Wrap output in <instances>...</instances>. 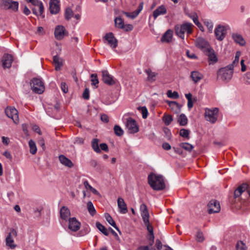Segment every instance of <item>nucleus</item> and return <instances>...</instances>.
I'll return each mask as SVG.
<instances>
[{"mask_svg": "<svg viewBox=\"0 0 250 250\" xmlns=\"http://www.w3.org/2000/svg\"><path fill=\"white\" fill-rule=\"evenodd\" d=\"M148 183L150 187L155 190H162L166 188L163 176L153 172L148 176Z\"/></svg>", "mask_w": 250, "mask_h": 250, "instance_id": "1", "label": "nucleus"}, {"mask_svg": "<svg viewBox=\"0 0 250 250\" xmlns=\"http://www.w3.org/2000/svg\"><path fill=\"white\" fill-rule=\"evenodd\" d=\"M192 26L193 25L191 23L188 22L182 24H177L175 26V33L178 37L184 39L185 33L189 35L192 32Z\"/></svg>", "mask_w": 250, "mask_h": 250, "instance_id": "2", "label": "nucleus"}, {"mask_svg": "<svg viewBox=\"0 0 250 250\" xmlns=\"http://www.w3.org/2000/svg\"><path fill=\"white\" fill-rule=\"evenodd\" d=\"M31 89L36 93L42 94L44 90V86L40 79L33 78L30 83Z\"/></svg>", "mask_w": 250, "mask_h": 250, "instance_id": "3", "label": "nucleus"}, {"mask_svg": "<svg viewBox=\"0 0 250 250\" xmlns=\"http://www.w3.org/2000/svg\"><path fill=\"white\" fill-rule=\"evenodd\" d=\"M218 111L217 108H214L213 109H206L205 113L206 120L211 123H214L217 120Z\"/></svg>", "mask_w": 250, "mask_h": 250, "instance_id": "4", "label": "nucleus"}, {"mask_svg": "<svg viewBox=\"0 0 250 250\" xmlns=\"http://www.w3.org/2000/svg\"><path fill=\"white\" fill-rule=\"evenodd\" d=\"M17 236V231L14 229H11L10 232L5 238L6 246L8 248L13 250L17 247V245L15 243L13 239L14 237H16Z\"/></svg>", "mask_w": 250, "mask_h": 250, "instance_id": "5", "label": "nucleus"}, {"mask_svg": "<svg viewBox=\"0 0 250 250\" xmlns=\"http://www.w3.org/2000/svg\"><path fill=\"white\" fill-rule=\"evenodd\" d=\"M1 7L5 9H10L17 11L19 7V2L12 0H1Z\"/></svg>", "mask_w": 250, "mask_h": 250, "instance_id": "6", "label": "nucleus"}, {"mask_svg": "<svg viewBox=\"0 0 250 250\" xmlns=\"http://www.w3.org/2000/svg\"><path fill=\"white\" fill-rule=\"evenodd\" d=\"M248 188V184H243L239 186L234 192V196L232 199H230V202L231 204H234L237 200H239V197L242 193L245 191Z\"/></svg>", "mask_w": 250, "mask_h": 250, "instance_id": "7", "label": "nucleus"}, {"mask_svg": "<svg viewBox=\"0 0 250 250\" xmlns=\"http://www.w3.org/2000/svg\"><path fill=\"white\" fill-rule=\"evenodd\" d=\"M6 115L12 119L15 124L19 123L18 111L15 107H8L5 110Z\"/></svg>", "mask_w": 250, "mask_h": 250, "instance_id": "8", "label": "nucleus"}, {"mask_svg": "<svg viewBox=\"0 0 250 250\" xmlns=\"http://www.w3.org/2000/svg\"><path fill=\"white\" fill-rule=\"evenodd\" d=\"M233 73V69L228 68L227 66L219 70V75H221V79L227 82L231 79Z\"/></svg>", "mask_w": 250, "mask_h": 250, "instance_id": "9", "label": "nucleus"}, {"mask_svg": "<svg viewBox=\"0 0 250 250\" xmlns=\"http://www.w3.org/2000/svg\"><path fill=\"white\" fill-rule=\"evenodd\" d=\"M104 39L112 49H115L117 46L118 40L112 32L106 33L104 37Z\"/></svg>", "mask_w": 250, "mask_h": 250, "instance_id": "10", "label": "nucleus"}, {"mask_svg": "<svg viewBox=\"0 0 250 250\" xmlns=\"http://www.w3.org/2000/svg\"><path fill=\"white\" fill-rule=\"evenodd\" d=\"M125 126L129 133H136L139 131V127L135 120L131 118L127 119Z\"/></svg>", "mask_w": 250, "mask_h": 250, "instance_id": "11", "label": "nucleus"}, {"mask_svg": "<svg viewBox=\"0 0 250 250\" xmlns=\"http://www.w3.org/2000/svg\"><path fill=\"white\" fill-rule=\"evenodd\" d=\"M208 212L209 214L218 213L220 210V205L219 202L216 200L210 201L208 205Z\"/></svg>", "mask_w": 250, "mask_h": 250, "instance_id": "12", "label": "nucleus"}, {"mask_svg": "<svg viewBox=\"0 0 250 250\" xmlns=\"http://www.w3.org/2000/svg\"><path fill=\"white\" fill-rule=\"evenodd\" d=\"M214 33L216 39L219 41H222L227 34V28L224 26L218 25L215 28Z\"/></svg>", "mask_w": 250, "mask_h": 250, "instance_id": "13", "label": "nucleus"}, {"mask_svg": "<svg viewBox=\"0 0 250 250\" xmlns=\"http://www.w3.org/2000/svg\"><path fill=\"white\" fill-rule=\"evenodd\" d=\"M195 43L196 46L202 50L204 53L211 48L209 43L202 38L197 39Z\"/></svg>", "mask_w": 250, "mask_h": 250, "instance_id": "14", "label": "nucleus"}, {"mask_svg": "<svg viewBox=\"0 0 250 250\" xmlns=\"http://www.w3.org/2000/svg\"><path fill=\"white\" fill-rule=\"evenodd\" d=\"M65 35H68V32L65 30L64 26L62 25L57 26L54 31L55 38L58 40H61Z\"/></svg>", "mask_w": 250, "mask_h": 250, "instance_id": "15", "label": "nucleus"}, {"mask_svg": "<svg viewBox=\"0 0 250 250\" xmlns=\"http://www.w3.org/2000/svg\"><path fill=\"white\" fill-rule=\"evenodd\" d=\"M103 81L104 83L108 85H112L115 83V81L107 70L102 71Z\"/></svg>", "mask_w": 250, "mask_h": 250, "instance_id": "16", "label": "nucleus"}, {"mask_svg": "<svg viewBox=\"0 0 250 250\" xmlns=\"http://www.w3.org/2000/svg\"><path fill=\"white\" fill-rule=\"evenodd\" d=\"M151 243V240H150L149 244L148 246H140L137 250H160L162 247V244L160 240L157 239L156 240L155 246L157 249L152 247L153 244L151 246L150 244Z\"/></svg>", "mask_w": 250, "mask_h": 250, "instance_id": "17", "label": "nucleus"}, {"mask_svg": "<svg viewBox=\"0 0 250 250\" xmlns=\"http://www.w3.org/2000/svg\"><path fill=\"white\" fill-rule=\"evenodd\" d=\"M13 61V57L11 55L5 54L2 60V65L4 68H9L11 66Z\"/></svg>", "mask_w": 250, "mask_h": 250, "instance_id": "18", "label": "nucleus"}, {"mask_svg": "<svg viewBox=\"0 0 250 250\" xmlns=\"http://www.w3.org/2000/svg\"><path fill=\"white\" fill-rule=\"evenodd\" d=\"M81 224L77 220L76 218L73 217L69 219V229L73 231H77L80 228Z\"/></svg>", "mask_w": 250, "mask_h": 250, "instance_id": "19", "label": "nucleus"}, {"mask_svg": "<svg viewBox=\"0 0 250 250\" xmlns=\"http://www.w3.org/2000/svg\"><path fill=\"white\" fill-rule=\"evenodd\" d=\"M49 9L51 14H56L60 11L59 1L58 0H50L49 2Z\"/></svg>", "mask_w": 250, "mask_h": 250, "instance_id": "20", "label": "nucleus"}, {"mask_svg": "<svg viewBox=\"0 0 250 250\" xmlns=\"http://www.w3.org/2000/svg\"><path fill=\"white\" fill-rule=\"evenodd\" d=\"M117 204L120 213L125 214L127 212V206L123 198L119 197L117 200Z\"/></svg>", "mask_w": 250, "mask_h": 250, "instance_id": "21", "label": "nucleus"}, {"mask_svg": "<svg viewBox=\"0 0 250 250\" xmlns=\"http://www.w3.org/2000/svg\"><path fill=\"white\" fill-rule=\"evenodd\" d=\"M167 103L171 110L175 113L178 114L181 112L182 105L176 102L167 101Z\"/></svg>", "mask_w": 250, "mask_h": 250, "instance_id": "22", "label": "nucleus"}, {"mask_svg": "<svg viewBox=\"0 0 250 250\" xmlns=\"http://www.w3.org/2000/svg\"><path fill=\"white\" fill-rule=\"evenodd\" d=\"M167 9L165 6L162 5L157 7L153 13V16L156 19L159 16L165 15L167 13Z\"/></svg>", "mask_w": 250, "mask_h": 250, "instance_id": "23", "label": "nucleus"}, {"mask_svg": "<svg viewBox=\"0 0 250 250\" xmlns=\"http://www.w3.org/2000/svg\"><path fill=\"white\" fill-rule=\"evenodd\" d=\"M59 159L60 163L62 165L65 166V167H67L69 168H71L74 166L72 161L70 160H69L68 158H66L63 155H60L59 157Z\"/></svg>", "mask_w": 250, "mask_h": 250, "instance_id": "24", "label": "nucleus"}, {"mask_svg": "<svg viewBox=\"0 0 250 250\" xmlns=\"http://www.w3.org/2000/svg\"><path fill=\"white\" fill-rule=\"evenodd\" d=\"M172 30L169 29L167 30L164 34L162 36L161 41L162 42L169 43L172 41Z\"/></svg>", "mask_w": 250, "mask_h": 250, "instance_id": "25", "label": "nucleus"}, {"mask_svg": "<svg viewBox=\"0 0 250 250\" xmlns=\"http://www.w3.org/2000/svg\"><path fill=\"white\" fill-rule=\"evenodd\" d=\"M143 8V2H141L138 7V8L134 12L132 13L125 12V15L131 19H134L136 18L140 12L142 10Z\"/></svg>", "mask_w": 250, "mask_h": 250, "instance_id": "26", "label": "nucleus"}, {"mask_svg": "<svg viewBox=\"0 0 250 250\" xmlns=\"http://www.w3.org/2000/svg\"><path fill=\"white\" fill-rule=\"evenodd\" d=\"M190 78L194 83H197L200 80L203 79V75L199 72L197 71H192L190 74Z\"/></svg>", "mask_w": 250, "mask_h": 250, "instance_id": "27", "label": "nucleus"}, {"mask_svg": "<svg viewBox=\"0 0 250 250\" xmlns=\"http://www.w3.org/2000/svg\"><path fill=\"white\" fill-rule=\"evenodd\" d=\"M70 215V212L69 209L63 206L60 210V216L61 218L63 220H67Z\"/></svg>", "mask_w": 250, "mask_h": 250, "instance_id": "28", "label": "nucleus"}, {"mask_svg": "<svg viewBox=\"0 0 250 250\" xmlns=\"http://www.w3.org/2000/svg\"><path fill=\"white\" fill-rule=\"evenodd\" d=\"M204 53L206 55L208 56V59L209 61L213 62H216L217 61V58L212 48H209V49Z\"/></svg>", "mask_w": 250, "mask_h": 250, "instance_id": "29", "label": "nucleus"}, {"mask_svg": "<svg viewBox=\"0 0 250 250\" xmlns=\"http://www.w3.org/2000/svg\"><path fill=\"white\" fill-rule=\"evenodd\" d=\"M53 62L55 64V70L59 71L62 65V61L58 56L56 55L53 57Z\"/></svg>", "mask_w": 250, "mask_h": 250, "instance_id": "30", "label": "nucleus"}, {"mask_svg": "<svg viewBox=\"0 0 250 250\" xmlns=\"http://www.w3.org/2000/svg\"><path fill=\"white\" fill-rule=\"evenodd\" d=\"M232 37L236 43H239L241 45H244L245 44L246 42L241 35L233 34L232 35Z\"/></svg>", "mask_w": 250, "mask_h": 250, "instance_id": "31", "label": "nucleus"}, {"mask_svg": "<svg viewBox=\"0 0 250 250\" xmlns=\"http://www.w3.org/2000/svg\"><path fill=\"white\" fill-rule=\"evenodd\" d=\"M105 218L108 223L110 224L112 227H113L120 233H121V231L119 229L118 227L117 226L115 222L114 221L112 217L108 213L105 214Z\"/></svg>", "mask_w": 250, "mask_h": 250, "instance_id": "32", "label": "nucleus"}, {"mask_svg": "<svg viewBox=\"0 0 250 250\" xmlns=\"http://www.w3.org/2000/svg\"><path fill=\"white\" fill-rule=\"evenodd\" d=\"M146 73L147 75V80L149 82H153L156 80L157 73L152 72L150 69H147L145 70Z\"/></svg>", "mask_w": 250, "mask_h": 250, "instance_id": "33", "label": "nucleus"}, {"mask_svg": "<svg viewBox=\"0 0 250 250\" xmlns=\"http://www.w3.org/2000/svg\"><path fill=\"white\" fill-rule=\"evenodd\" d=\"M146 227L147 230L149 233V239L151 240L150 245L151 246L154 242V236L153 234V227L150 224L149 222L148 223H144Z\"/></svg>", "mask_w": 250, "mask_h": 250, "instance_id": "34", "label": "nucleus"}, {"mask_svg": "<svg viewBox=\"0 0 250 250\" xmlns=\"http://www.w3.org/2000/svg\"><path fill=\"white\" fill-rule=\"evenodd\" d=\"M91 146L93 150L97 153H100L101 149L99 146V140L98 139H93L91 142Z\"/></svg>", "mask_w": 250, "mask_h": 250, "instance_id": "35", "label": "nucleus"}, {"mask_svg": "<svg viewBox=\"0 0 250 250\" xmlns=\"http://www.w3.org/2000/svg\"><path fill=\"white\" fill-rule=\"evenodd\" d=\"M188 118L184 114H181L178 119V122L181 126H185L188 123Z\"/></svg>", "mask_w": 250, "mask_h": 250, "instance_id": "36", "label": "nucleus"}, {"mask_svg": "<svg viewBox=\"0 0 250 250\" xmlns=\"http://www.w3.org/2000/svg\"><path fill=\"white\" fill-rule=\"evenodd\" d=\"M87 208L91 215L94 216L96 214V211L91 201H88L87 202Z\"/></svg>", "mask_w": 250, "mask_h": 250, "instance_id": "37", "label": "nucleus"}, {"mask_svg": "<svg viewBox=\"0 0 250 250\" xmlns=\"http://www.w3.org/2000/svg\"><path fill=\"white\" fill-rule=\"evenodd\" d=\"M29 146L30 147V152L32 154H35L37 152V147L34 141L30 140L29 141Z\"/></svg>", "mask_w": 250, "mask_h": 250, "instance_id": "38", "label": "nucleus"}, {"mask_svg": "<svg viewBox=\"0 0 250 250\" xmlns=\"http://www.w3.org/2000/svg\"><path fill=\"white\" fill-rule=\"evenodd\" d=\"M97 228L100 230L104 235L108 236L109 234L108 231L106 228L99 222L96 223Z\"/></svg>", "mask_w": 250, "mask_h": 250, "instance_id": "39", "label": "nucleus"}, {"mask_svg": "<svg viewBox=\"0 0 250 250\" xmlns=\"http://www.w3.org/2000/svg\"><path fill=\"white\" fill-rule=\"evenodd\" d=\"M180 147L188 151H191L193 148V146L191 144L188 143H182L179 144Z\"/></svg>", "mask_w": 250, "mask_h": 250, "instance_id": "40", "label": "nucleus"}, {"mask_svg": "<svg viewBox=\"0 0 250 250\" xmlns=\"http://www.w3.org/2000/svg\"><path fill=\"white\" fill-rule=\"evenodd\" d=\"M115 26L119 28H124V22L123 19L121 18H116L115 19Z\"/></svg>", "mask_w": 250, "mask_h": 250, "instance_id": "41", "label": "nucleus"}, {"mask_svg": "<svg viewBox=\"0 0 250 250\" xmlns=\"http://www.w3.org/2000/svg\"><path fill=\"white\" fill-rule=\"evenodd\" d=\"M114 131L117 136H122L124 134V130L118 125H115L114 127Z\"/></svg>", "mask_w": 250, "mask_h": 250, "instance_id": "42", "label": "nucleus"}, {"mask_svg": "<svg viewBox=\"0 0 250 250\" xmlns=\"http://www.w3.org/2000/svg\"><path fill=\"white\" fill-rule=\"evenodd\" d=\"M163 119L166 125H169L173 120L172 117L170 115H165Z\"/></svg>", "mask_w": 250, "mask_h": 250, "instance_id": "43", "label": "nucleus"}, {"mask_svg": "<svg viewBox=\"0 0 250 250\" xmlns=\"http://www.w3.org/2000/svg\"><path fill=\"white\" fill-rule=\"evenodd\" d=\"M91 84L94 85L96 88L98 87V84L99 83V80L97 78V75L96 74H92L91 75Z\"/></svg>", "mask_w": 250, "mask_h": 250, "instance_id": "44", "label": "nucleus"}, {"mask_svg": "<svg viewBox=\"0 0 250 250\" xmlns=\"http://www.w3.org/2000/svg\"><path fill=\"white\" fill-rule=\"evenodd\" d=\"M138 109L140 110L142 114L144 119H146L148 116V111L146 106L138 107Z\"/></svg>", "mask_w": 250, "mask_h": 250, "instance_id": "45", "label": "nucleus"}, {"mask_svg": "<svg viewBox=\"0 0 250 250\" xmlns=\"http://www.w3.org/2000/svg\"><path fill=\"white\" fill-rule=\"evenodd\" d=\"M167 96L169 98L173 99H178L179 98V94L177 92H172L171 90H168L167 93Z\"/></svg>", "mask_w": 250, "mask_h": 250, "instance_id": "46", "label": "nucleus"}, {"mask_svg": "<svg viewBox=\"0 0 250 250\" xmlns=\"http://www.w3.org/2000/svg\"><path fill=\"white\" fill-rule=\"evenodd\" d=\"M236 250H247V247L242 241H238L236 245Z\"/></svg>", "mask_w": 250, "mask_h": 250, "instance_id": "47", "label": "nucleus"}, {"mask_svg": "<svg viewBox=\"0 0 250 250\" xmlns=\"http://www.w3.org/2000/svg\"><path fill=\"white\" fill-rule=\"evenodd\" d=\"M73 15V13L72 10L69 8H66L65 12V19L67 20H70L72 18Z\"/></svg>", "mask_w": 250, "mask_h": 250, "instance_id": "48", "label": "nucleus"}, {"mask_svg": "<svg viewBox=\"0 0 250 250\" xmlns=\"http://www.w3.org/2000/svg\"><path fill=\"white\" fill-rule=\"evenodd\" d=\"M189 130L188 129H184V128L181 129L180 130V132H179V134L181 136H182L183 137L186 138L187 139H189Z\"/></svg>", "mask_w": 250, "mask_h": 250, "instance_id": "49", "label": "nucleus"}, {"mask_svg": "<svg viewBox=\"0 0 250 250\" xmlns=\"http://www.w3.org/2000/svg\"><path fill=\"white\" fill-rule=\"evenodd\" d=\"M141 215H142V217L143 219V221H144V223H148V222H149V215L148 213V211L141 212Z\"/></svg>", "mask_w": 250, "mask_h": 250, "instance_id": "50", "label": "nucleus"}, {"mask_svg": "<svg viewBox=\"0 0 250 250\" xmlns=\"http://www.w3.org/2000/svg\"><path fill=\"white\" fill-rule=\"evenodd\" d=\"M196 240L199 242H202L204 240L203 232L201 230H198L197 232Z\"/></svg>", "mask_w": 250, "mask_h": 250, "instance_id": "51", "label": "nucleus"}, {"mask_svg": "<svg viewBox=\"0 0 250 250\" xmlns=\"http://www.w3.org/2000/svg\"><path fill=\"white\" fill-rule=\"evenodd\" d=\"M239 59L236 58L235 57L234 60L233 61L232 63L230 64H229L227 66L228 68L229 69H233V68L235 66H236L239 62Z\"/></svg>", "mask_w": 250, "mask_h": 250, "instance_id": "52", "label": "nucleus"}, {"mask_svg": "<svg viewBox=\"0 0 250 250\" xmlns=\"http://www.w3.org/2000/svg\"><path fill=\"white\" fill-rule=\"evenodd\" d=\"M245 83L247 85H250V73H247L244 77Z\"/></svg>", "mask_w": 250, "mask_h": 250, "instance_id": "53", "label": "nucleus"}, {"mask_svg": "<svg viewBox=\"0 0 250 250\" xmlns=\"http://www.w3.org/2000/svg\"><path fill=\"white\" fill-rule=\"evenodd\" d=\"M83 97L85 100H88L89 99V91L88 88H86L83 94Z\"/></svg>", "mask_w": 250, "mask_h": 250, "instance_id": "54", "label": "nucleus"}, {"mask_svg": "<svg viewBox=\"0 0 250 250\" xmlns=\"http://www.w3.org/2000/svg\"><path fill=\"white\" fill-rule=\"evenodd\" d=\"M61 88L63 93H66L68 92V86L65 83L62 82L61 83Z\"/></svg>", "mask_w": 250, "mask_h": 250, "instance_id": "55", "label": "nucleus"}, {"mask_svg": "<svg viewBox=\"0 0 250 250\" xmlns=\"http://www.w3.org/2000/svg\"><path fill=\"white\" fill-rule=\"evenodd\" d=\"M205 24L207 26L209 32H211L213 29V24L209 21H205Z\"/></svg>", "mask_w": 250, "mask_h": 250, "instance_id": "56", "label": "nucleus"}, {"mask_svg": "<svg viewBox=\"0 0 250 250\" xmlns=\"http://www.w3.org/2000/svg\"><path fill=\"white\" fill-rule=\"evenodd\" d=\"M32 129L35 132L38 133L39 135L42 134V132L40 130V128L37 125H33L32 126Z\"/></svg>", "mask_w": 250, "mask_h": 250, "instance_id": "57", "label": "nucleus"}, {"mask_svg": "<svg viewBox=\"0 0 250 250\" xmlns=\"http://www.w3.org/2000/svg\"><path fill=\"white\" fill-rule=\"evenodd\" d=\"M101 120L104 123H107L109 122L108 117L106 114H102L101 116Z\"/></svg>", "mask_w": 250, "mask_h": 250, "instance_id": "58", "label": "nucleus"}, {"mask_svg": "<svg viewBox=\"0 0 250 250\" xmlns=\"http://www.w3.org/2000/svg\"><path fill=\"white\" fill-rule=\"evenodd\" d=\"M101 149L105 152L108 151V147L106 144L105 143H102L100 145Z\"/></svg>", "mask_w": 250, "mask_h": 250, "instance_id": "59", "label": "nucleus"}, {"mask_svg": "<svg viewBox=\"0 0 250 250\" xmlns=\"http://www.w3.org/2000/svg\"><path fill=\"white\" fill-rule=\"evenodd\" d=\"M162 147L164 149L168 150L171 149V146L168 143H164L162 145Z\"/></svg>", "mask_w": 250, "mask_h": 250, "instance_id": "60", "label": "nucleus"}, {"mask_svg": "<svg viewBox=\"0 0 250 250\" xmlns=\"http://www.w3.org/2000/svg\"><path fill=\"white\" fill-rule=\"evenodd\" d=\"M141 212L148 211L147 208L145 204H143L140 206Z\"/></svg>", "mask_w": 250, "mask_h": 250, "instance_id": "61", "label": "nucleus"}, {"mask_svg": "<svg viewBox=\"0 0 250 250\" xmlns=\"http://www.w3.org/2000/svg\"><path fill=\"white\" fill-rule=\"evenodd\" d=\"M189 17L191 19H192L194 22L198 20V16L195 13L191 14Z\"/></svg>", "mask_w": 250, "mask_h": 250, "instance_id": "62", "label": "nucleus"}, {"mask_svg": "<svg viewBox=\"0 0 250 250\" xmlns=\"http://www.w3.org/2000/svg\"><path fill=\"white\" fill-rule=\"evenodd\" d=\"M3 155L7 159L9 160H11L12 159V157L10 154V153L8 151H5L3 152Z\"/></svg>", "mask_w": 250, "mask_h": 250, "instance_id": "63", "label": "nucleus"}, {"mask_svg": "<svg viewBox=\"0 0 250 250\" xmlns=\"http://www.w3.org/2000/svg\"><path fill=\"white\" fill-rule=\"evenodd\" d=\"M83 139L82 138H77L74 142L75 144H83Z\"/></svg>", "mask_w": 250, "mask_h": 250, "instance_id": "64", "label": "nucleus"}]
</instances>
